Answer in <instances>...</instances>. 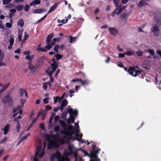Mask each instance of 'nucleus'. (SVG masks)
<instances>
[{
	"label": "nucleus",
	"instance_id": "1",
	"mask_svg": "<svg viewBox=\"0 0 161 161\" xmlns=\"http://www.w3.org/2000/svg\"><path fill=\"white\" fill-rule=\"evenodd\" d=\"M59 123L60 125L64 130V131H60V132L62 133L63 136L62 139L61 140V143H62V142L64 141L66 138L67 139L66 140H68V139L72 138V135L74 133V131L73 130V128L72 125H69L68 128V131H67L66 123L61 120L59 121Z\"/></svg>",
	"mask_w": 161,
	"mask_h": 161
},
{
	"label": "nucleus",
	"instance_id": "2",
	"mask_svg": "<svg viewBox=\"0 0 161 161\" xmlns=\"http://www.w3.org/2000/svg\"><path fill=\"white\" fill-rule=\"evenodd\" d=\"M45 147V144L44 143V146L42 148V146L40 144L38 146L36 149L35 157L34 158V161H38L39 159L42 158L45 154L44 148Z\"/></svg>",
	"mask_w": 161,
	"mask_h": 161
},
{
	"label": "nucleus",
	"instance_id": "3",
	"mask_svg": "<svg viewBox=\"0 0 161 161\" xmlns=\"http://www.w3.org/2000/svg\"><path fill=\"white\" fill-rule=\"evenodd\" d=\"M154 23L156 24L152 26L151 28V30L154 33V36H158L159 34V27L161 25V19H159L158 20H155Z\"/></svg>",
	"mask_w": 161,
	"mask_h": 161
},
{
	"label": "nucleus",
	"instance_id": "4",
	"mask_svg": "<svg viewBox=\"0 0 161 161\" xmlns=\"http://www.w3.org/2000/svg\"><path fill=\"white\" fill-rule=\"evenodd\" d=\"M51 161H69L66 157H61V154L58 152L53 154L51 158Z\"/></svg>",
	"mask_w": 161,
	"mask_h": 161
},
{
	"label": "nucleus",
	"instance_id": "5",
	"mask_svg": "<svg viewBox=\"0 0 161 161\" xmlns=\"http://www.w3.org/2000/svg\"><path fill=\"white\" fill-rule=\"evenodd\" d=\"M69 106L67 108L69 113L70 114V116L67 120L68 124L73 123L75 121L74 116H76L77 114V112L76 110H74L71 108H69Z\"/></svg>",
	"mask_w": 161,
	"mask_h": 161
},
{
	"label": "nucleus",
	"instance_id": "6",
	"mask_svg": "<svg viewBox=\"0 0 161 161\" xmlns=\"http://www.w3.org/2000/svg\"><path fill=\"white\" fill-rule=\"evenodd\" d=\"M53 36V34L51 33L46 38V42L47 45L45 46V48L47 50L51 48L54 45V42H50Z\"/></svg>",
	"mask_w": 161,
	"mask_h": 161
},
{
	"label": "nucleus",
	"instance_id": "7",
	"mask_svg": "<svg viewBox=\"0 0 161 161\" xmlns=\"http://www.w3.org/2000/svg\"><path fill=\"white\" fill-rule=\"evenodd\" d=\"M58 144L56 137L55 136H52L51 137V139L49 142V146L48 148L56 146Z\"/></svg>",
	"mask_w": 161,
	"mask_h": 161
},
{
	"label": "nucleus",
	"instance_id": "8",
	"mask_svg": "<svg viewBox=\"0 0 161 161\" xmlns=\"http://www.w3.org/2000/svg\"><path fill=\"white\" fill-rule=\"evenodd\" d=\"M57 68V65L54 66L53 64H52V69H48L46 70L47 75L50 77V81L51 82H53V78L52 77V73Z\"/></svg>",
	"mask_w": 161,
	"mask_h": 161
},
{
	"label": "nucleus",
	"instance_id": "9",
	"mask_svg": "<svg viewBox=\"0 0 161 161\" xmlns=\"http://www.w3.org/2000/svg\"><path fill=\"white\" fill-rule=\"evenodd\" d=\"M128 72L131 75L134 77L138 76L141 73V71L136 69L135 68L131 67L129 69Z\"/></svg>",
	"mask_w": 161,
	"mask_h": 161
},
{
	"label": "nucleus",
	"instance_id": "10",
	"mask_svg": "<svg viewBox=\"0 0 161 161\" xmlns=\"http://www.w3.org/2000/svg\"><path fill=\"white\" fill-rule=\"evenodd\" d=\"M74 132L72 135V138L71 139H68V140H67V139L66 138V139H65L64 141H63L62 142V143H64V142H68L69 139H73V140L76 139L78 141H80L81 140V137L82 136V135L81 134V133L78 132V131H77L76 134H75V135L76 136L75 138H73L72 135L74 134Z\"/></svg>",
	"mask_w": 161,
	"mask_h": 161
},
{
	"label": "nucleus",
	"instance_id": "11",
	"mask_svg": "<svg viewBox=\"0 0 161 161\" xmlns=\"http://www.w3.org/2000/svg\"><path fill=\"white\" fill-rule=\"evenodd\" d=\"M99 152V150H96L94 153L92 154V158L90 161H101L98 158L97 154Z\"/></svg>",
	"mask_w": 161,
	"mask_h": 161
},
{
	"label": "nucleus",
	"instance_id": "12",
	"mask_svg": "<svg viewBox=\"0 0 161 161\" xmlns=\"http://www.w3.org/2000/svg\"><path fill=\"white\" fill-rule=\"evenodd\" d=\"M28 68L31 70V72L34 73L37 71V69L36 67H35L31 63V62L28 63Z\"/></svg>",
	"mask_w": 161,
	"mask_h": 161
},
{
	"label": "nucleus",
	"instance_id": "13",
	"mask_svg": "<svg viewBox=\"0 0 161 161\" xmlns=\"http://www.w3.org/2000/svg\"><path fill=\"white\" fill-rule=\"evenodd\" d=\"M108 29L110 33L113 36H116L118 34V31L114 28L109 27Z\"/></svg>",
	"mask_w": 161,
	"mask_h": 161
},
{
	"label": "nucleus",
	"instance_id": "14",
	"mask_svg": "<svg viewBox=\"0 0 161 161\" xmlns=\"http://www.w3.org/2000/svg\"><path fill=\"white\" fill-rule=\"evenodd\" d=\"M68 104V102L66 100H64L62 102L60 107V109L61 112H62L64 108L67 106Z\"/></svg>",
	"mask_w": 161,
	"mask_h": 161
},
{
	"label": "nucleus",
	"instance_id": "15",
	"mask_svg": "<svg viewBox=\"0 0 161 161\" xmlns=\"http://www.w3.org/2000/svg\"><path fill=\"white\" fill-rule=\"evenodd\" d=\"M10 128V125L9 124H7L2 129V130L4 131V134L6 135L8 132Z\"/></svg>",
	"mask_w": 161,
	"mask_h": 161
},
{
	"label": "nucleus",
	"instance_id": "16",
	"mask_svg": "<svg viewBox=\"0 0 161 161\" xmlns=\"http://www.w3.org/2000/svg\"><path fill=\"white\" fill-rule=\"evenodd\" d=\"M118 8H116L115 9L112 13V14H111V15L113 17H114L115 14H120V13H121L122 12V9H120V8H119V9H118V12H117V11L118 10Z\"/></svg>",
	"mask_w": 161,
	"mask_h": 161
},
{
	"label": "nucleus",
	"instance_id": "17",
	"mask_svg": "<svg viewBox=\"0 0 161 161\" xmlns=\"http://www.w3.org/2000/svg\"><path fill=\"white\" fill-rule=\"evenodd\" d=\"M10 85L9 83L5 84L4 85H3L2 86V87L0 90V93H1L3 92Z\"/></svg>",
	"mask_w": 161,
	"mask_h": 161
},
{
	"label": "nucleus",
	"instance_id": "18",
	"mask_svg": "<svg viewBox=\"0 0 161 161\" xmlns=\"http://www.w3.org/2000/svg\"><path fill=\"white\" fill-rule=\"evenodd\" d=\"M22 106H19L17 108H16L13 110V112L17 113H19L20 114H22Z\"/></svg>",
	"mask_w": 161,
	"mask_h": 161
},
{
	"label": "nucleus",
	"instance_id": "19",
	"mask_svg": "<svg viewBox=\"0 0 161 161\" xmlns=\"http://www.w3.org/2000/svg\"><path fill=\"white\" fill-rule=\"evenodd\" d=\"M23 31L24 30L23 29L18 30V39L19 41H20L21 40L22 36Z\"/></svg>",
	"mask_w": 161,
	"mask_h": 161
},
{
	"label": "nucleus",
	"instance_id": "20",
	"mask_svg": "<svg viewBox=\"0 0 161 161\" xmlns=\"http://www.w3.org/2000/svg\"><path fill=\"white\" fill-rule=\"evenodd\" d=\"M41 3V1L40 0H35L33 1L30 4V5L31 6L36 5L37 4H39Z\"/></svg>",
	"mask_w": 161,
	"mask_h": 161
},
{
	"label": "nucleus",
	"instance_id": "21",
	"mask_svg": "<svg viewBox=\"0 0 161 161\" xmlns=\"http://www.w3.org/2000/svg\"><path fill=\"white\" fill-rule=\"evenodd\" d=\"M19 92L21 96H22L25 94V97H27V92L25 90L23 89H20Z\"/></svg>",
	"mask_w": 161,
	"mask_h": 161
},
{
	"label": "nucleus",
	"instance_id": "22",
	"mask_svg": "<svg viewBox=\"0 0 161 161\" xmlns=\"http://www.w3.org/2000/svg\"><path fill=\"white\" fill-rule=\"evenodd\" d=\"M24 22L22 19H19L17 22V25L22 27L24 25Z\"/></svg>",
	"mask_w": 161,
	"mask_h": 161
},
{
	"label": "nucleus",
	"instance_id": "23",
	"mask_svg": "<svg viewBox=\"0 0 161 161\" xmlns=\"http://www.w3.org/2000/svg\"><path fill=\"white\" fill-rule=\"evenodd\" d=\"M147 5V3L144 1H140L137 5L138 7H141L144 5Z\"/></svg>",
	"mask_w": 161,
	"mask_h": 161
},
{
	"label": "nucleus",
	"instance_id": "24",
	"mask_svg": "<svg viewBox=\"0 0 161 161\" xmlns=\"http://www.w3.org/2000/svg\"><path fill=\"white\" fill-rule=\"evenodd\" d=\"M14 39L13 38H11L9 39V42L10 43V45L8 47V48L9 49H10L12 48V46L14 44Z\"/></svg>",
	"mask_w": 161,
	"mask_h": 161
},
{
	"label": "nucleus",
	"instance_id": "25",
	"mask_svg": "<svg viewBox=\"0 0 161 161\" xmlns=\"http://www.w3.org/2000/svg\"><path fill=\"white\" fill-rule=\"evenodd\" d=\"M58 5L57 4H54L50 9L49 11H48V13L49 14L53 11L57 7Z\"/></svg>",
	"mask_w": 161,
	"mask_h": 161
},
{
	"label": "nucleus",
	"instance_id": "26",
	"mask_svg": "<svg viewBox=\"0 0 161 161\" xmlns=\"http://www.w3.org/2000/svg\"><path fill=\"white\" fill-rule=\"evenodd\" d=\"M46 11V10L44 9H38L34 10L33 11V12L35 13L38 14V13H41L43 12Z\"/></svg>",
	"mask_w": 161,
	"mask_h": 161
},
{
	"label": "nucleus",
	"instance_id": "27",
	"mask_svg": "<svg viewBox=\"0 0 161 161\" xmlns=\"http://www.w3.org/2000/svg\"><path fill=\"white\" fill-rule=\"evenodd\" d=\"M12 100V97L9 96H7L4 99V102H9Z\"/></svg>",
	"mask_w": 161,
	"mask_h": 161
},
{
	"label": "nucleus",
	"instance_id": "28",
	"mask_svg": "<svg viewBox=\"0 0 161 161\" xmlns=\"http://www.w3.org/2000/svg\"><path fill=\"white\" fill-rule=\"evenodd\" d=\"M41 45L40 44L38 45L37 47V50H39L41 52H46L47 51L46 49L41 48Z\"/></svg>",
	"mask_w": 161,
	"mask_h": 161
},
{
	"label": "nucleus",
	"instance_id": "29",
	"mask_svg": "<svg viewBox=\"0 0 161 161\" xmlns=\"http://www.w3.org/2000/svg\"><path fill=\"white\" fill-rule=\"evenodd\" d=\"M39 116L41 115L42 116V119H43L46 116V114L44 110H41L39 114Z\"/></svg>",
	"mask_w": 161,
	"mask_h": 161
},
{
	"label": "nucleus",
	"instance_id": "30",
	"mask_svg": "<svg viewBox=\"0 0 161 161\" xmlns=\"http://www.w3.org/2000/svg\"><path fill=\"white\" fill-rule=\"evenodd\" d=\"M147 52L150 53L152 56H153L154 54V50L153 49H150L147 50Z\"/></svg>",
	"mask_w": 161,
	"mask_h": 161
},
{
	"label": "nucleus",
	"instance_id": "31",
	"mask_svg": "<svg viewBox=\"0 0 161 161\" xmlns=\"http://www.w3.org/2000/svg\"><path fill=\"white\" fill-rule=\"evenodd\" d=\"M54 103H56L57 102H60L61 99L59 97H54Z\"/></svg>",
	"mask_w": 161,
	"mask_h": 161
},
{
	"label": "nucleus",
	"instance_id": "32",
	"mask_svg": "<svg viewBox=\"0 0 161 161\" xmlns=\"http://www.w3.org/2000/svg\"><path fill=\"white\" fill-rule=\"evenodd\" d=\"M68 20V19H66V20L62 19L60 20L59 19H58V23H62V24H65L66 23Z\"/></svg>",
	"mask_w": 161,
	"mask_h": 161
},
{
	"label": "nucleus",
	"instance_id": "33",
	"mask_svg": "<svg viewBox=\"0 0 161 161\" xmlns=\"http://www.w3.org/2000/svg\"><path fill=\"white\" fill-rule=\"evenodd\" d=\"M34 58V55H28L25 57V59L31 61Z\"/></svg>",
	"mask_w": 161,
	"mask_h": 161
},
{
	"label": "nucleus",
	"instance_id": "34",
	"mask_svg": "<svg viewBox=\"0 0 161 161\" xmlns=\"http://www.w3.org/2000/svg\"><path fill=\"white\" fill-rule=\"evenodd\" d=\"M80 82H81V85L83 86H84L86 85H87L89 83L88 81L87 80H81Z\"/></svg>",
	"mask_w": 161,
	"mask_h": 161
},
{
	"label": "nucleus",
	"instance_id": "35",
	"mask_svg": "<svg viewBox=\"0 0 161 161\" xmlns=\"http://www.w3.org/2000/svg\"><path fill=\"white\" fill-rule=\"evenodd\" d=\"M124 53L127 55L128 56H130L133 55L134 54V53L133 52L131 51H127L126 52H124Z\"/></svg>",
	"mask_w": 161,
	"mask_h": 161
},
{
	"label": "nucleus",
	"instance_id": "36",
	"mask_svg": "<svg viewBox=\"0 0 161 161\" xmlns=\"http://www.w3.org/2000/svg\"><path fill=\"white\" fill-rule=\"evenodd\" d=\"M23 6L20 5H17V6H16L15 8L17 10H21L23 9Z\"/></svg>",
	"mask_w": 161,
	"mask_h": 161
},
{
	"label": "nucleus",
	"instance_id": "37",
	"mask_svg": "<svg viewBox=\"0 0 161 161\" xmlns=\"http://www.w3.org/2000/svg\"><path fill=\"white\" fill-rule=\"evenodd\" d=\"M79 126L78 123H75V128H74L75 131H78V129L79 128Z\"/></svg>",
	"mask_w": 161,
	"mask_h": 161
},
{
	"label": "nucleus",
	"instance_id": "38",
	"mask_svg": "<svg viewBox=\"0 0 161 161\" xmlns=\"http://www.w3.org/2000/svg\"><path fill=\"white\" fill-rule=\"evenodd\" d=\"M12 0H3V4H7L10 3Z\"/></svg>",
	"mask_w": 161,
	"mask_h": 161
},
{
	"label": "nucleus",
	"instance_id": "39",
	"mask_svg": "<svg viewBox=\"0 0 161 161\" xmlns=\"http://www.w3.org/2000/svg\"><path fill=\"white\" fill-rule=\"evenodd\" d=\"M70 39V43H72L75 42L76 38L75 37L72 38L71 36H69Z\"/></svg>",
	"mask_w": 161,
	"mask_h": 161
},
{
	"label": "nucleus",
	"instance_id": "40",
	"mask_svg": "<svg viewBox=\"0 0 161 161\" xmlns=\"http://www.w3.org/2000/svg\"><path fill=\"white\" fill-rule=\"evenodd\" d=\"M59 48V46L56 45L54 47V50L57 53L58 52V49Z\"/></svg>",
	"mask_w": 161,
	"mask_h": 161
},
{
	"label": "nucleus",
	"instance_id": "41",
	"mask_svg": "<svg viewBox=\"0 0 161 161\" xmlns=\"http://www.w3.org/2000/svg\"><path fill=\"white\" fill-rule=\"evenodd\" d=\"M73 148L74 146L70 144H69L68 149L69 150L70 152H71V151L73 150Z\"/></svg>",
	"mask_w": 161,
	"mask_h": 161
},
{
	"label": "nucleus",
	"instance_id": "42",
	"mask_svg": "<svg viewBox=\"0 0 161 161\" xmlns=\"http://www.w3.org/2000/svg\"><path fill=\"white\" fill-rule=\"evenodd\" d=\"M136 54L138 56H141L143 55V53L140 50H138L136 52Z\"/></svg>",
	"mask_w": 161,
	"mask_h": 161
},
{
	"label": "nucleus",
	"instance_id": "43",
	"mask_svg": "<svg viewBox=\"0 0 161 161\" xmlns=\"http://www.w3.org/2000/svg\"><path fill=\"white\" fill-rule=\"evenodd\" d=\"M25 99H21L20 100V102L21 103V105H20L19 106H22V108H23V107L24 104L25 102Z\"/></svg>",
	"mask_w": 161,
	"mask_h": 161
},
{
	"label": "nucleus",
	"instance_id": "44",
	"mask_svg": "<svg viewBox=\"0 0 161 161\" xmlns=\"http://www.w3.org/2000/svg\"><path fill=\"white\" fill-rule=\"evenodd\" d=\"M17 125L16 126V129L17 130V131L18 132L19 131L20 128V124L19 122H17Z\"/></svg>",
	"mask_w": 161,
	"mask_h": 161
},
{
	"label": "nucleus",
	"instance_id": "45",
	"mask_svg": "<svg viewBox=\"0 0 161 161\" xmlns=\"http://www.w3.org/2000/svg\"><path fill=\"white\" fill-rule=\"evenodd\" d=\"M30 134H28V135L24 136L21 139L20 142H22L24 140L26 139L28 137V136H30Z\"/></svg>",
	"mask_w": 161,
	"mask_h": 161
},
{
	"label": "nucleus",
	"instance_id": "46",
	"mask_svg": "<svg viewBox=\"0 0 161 161\" xmlns=\"http://www.w3.org/2000/svg\"><path fill=\"white\" fill-rule=\"evenodd\" d=\"M55 57L57 60H59L62 58V56L59 54H57L55 55Z\"/></svg>",
	"mask_w": 161,
	"mask_h": 161
},
{
	"label": "nucleus",
	"instance_id": "47",
	"mask_svg": "<svg viewBox=\"0 0 161 161\" xmlns=\"http://www.w3.org/2000/svg\"><path fill=\"white\" fill-rule=\"evenodd\" d=\"M119 0H113L114 4L117 7V8H118V4L119 3Z\"/></svg>",
	"mask_w": 161,
	"mask_h": 161
},
{
	"label": "nucleus",
	"instance_id": "48",
	"mask_svg": "<svg viewBox=\"0 0 161 161\" xmlns=\"http://www.w3.org/2000/svg\"><path fill=\"white\" fill-rule=\"evenodd\" d=\"M60 129V127L58 125L56 126L54 128V130L56 132L58 131Z\"/></svg>",
	"mask_w": 161,
	"mask_h": 161
},
{
	"label": "nucleus",
	"instance_id": "49",
	"mask_svg": "<svg viewBox=\"0 0 161 161\" xmlns=\"http://www.w3.org/2000/svg\"><path fill=\"white\" fill-rule=\"evenodd\" d=\"M52 60H53V63H52L51 64V68H50V69H52V64H53V65H54V66L57 65V67H58V64H57V63L55 62V59H54V58Z\"/></svg>",
	"mask_w": 161,
	"mask_h": 161
},
{
	"label": "nucleus",
	"instance_id": "50",
	"mask_svg": "<svg viewBox=\"0 0 161 161\" xmlns=\"http://www.w3.org/2000/svg\"><path fill=\"white\" fill-rule=\"evenodd\" d=\"M53 116H51V117L49 119V126L52 125V121L53 120Z\"/></svg>",
	"mask_w": 161,
	"mask_h": 161
},
{
	"label": "nucleus",
	"instance_id": "51",
	"mask_svg": "<svg viewBox=\"0 0 161 161\" xmlns=\"http://www.w3.org/2000/svg\"><path fill=\"white\" fill-rule=\"evenodd\" d=\"M47 14H46V15L45 16H44L43 17H42V18H41L40 19L38 20L37 21V23H39V22H40L42 21L44 19H45V18L47 17Z\"/></svg>",
	"mask_w": 161,
	"mask_h": 161
},
{
	"label": "nucleus",
	"instance_id": "52",
	"mask_svg": "<svg viewBox=\"0 0 161 161\" xmlns=\"http://www.w3.org/2000/svg\"><path fill=\"white\" fill-rule=\"evenodd\" d=\"M29 6L28 5H26L24 7V10L25 11H28L29 9Z\"/></svg>",
	"mask_w": 161,
	"mask_h": 161
},
{
	"label": "nucleus",
	"instance_id": "53",
	"mask_svg": "<svg viewBox=\"0 0 161 161\" xmlns=\"http://www.w3.org/2000/svg\"><path fill=\"white\" fill-rule=\"evenodd\" d=\"M6 26L9 28H11L12 27V24L10 23H7L6 24Z\"/></svg>",
	"mask_w": 161,
	"mask_h": 161
},
{
	"label": "nucleus",
	"instance_id": "54",
	"mask_svg": "<svg viewBox=\"0 0 161 161\" xmlns=\"http://www.w3.org/2000/svg\"><path fill=\"white\" fill-rule=\"evenodd\" d=\"M7 140V138L6 137H4L3 139L0 141V144L3 143L5 142Z\"/></svg>",
	"mask_w": 161,
	"mask_h": 161
},
{
	"label": "nucleus",
	"instance_id": "55",
	"mask_svg": "<svg viewBox=\"0 0 161 161\" xmlns=\"http://www.w3.org/2000/svg\"><path fill=\"white\" fill-rule=\"evenodd\" d=\"M51 107L49 105H47L45 108V111H48L49 110L51 109Z\"/></svg>",
	"mask_w": 161,
	"mask_h": 161
},
{
	"label": "nucleus",
	"instance_id": "56",
	"mask_svg": "<svg viewBox=\"0 0 161 161\" xmlns=\"http://www.w3.org/2000/svg\"><path fill=\"white\" fill-rule=\"evenodd\" d=\"M45 57L44 56H42L39 58V61L42 62L45 59Z\"/></svg>",
	"mask_w": 161,
	"mask_h": 161
},
{
	"label": "nucleus",
	"instance_id": "57",
	"mask_svg": "<svg viewBox=\"0 0 161 161\" xmlns=\"http://www.w3.org/2000/svg\"><path fill=\"white\" fill-rule=\"evenodd\" d=\"M24 33L25 35L24 36V39H23V41H25L28 37V36L27 34H26V31Z\"/></svg>",
	"mask_w": 161,
	"mask_h": 161
},
{
	"label": "nucleus",
	"instance_id": "58",
	"mask_svg": "<svg viewBox=\"0 0 161 161\" xmlns=\"http://www.w3.org/2000/svg\"><path fill=\"white\" fill-rule=\"evenodd\" d=\"M59 119V118L58 116H56L55 117L54 119L55 122L58 121V120Z\"/></svg>",
	"mask_w": 161,
	"mask_h": 161
},
{
	"label": "nucleus",
	"instance_id": "59",
	"mask_svg": "<svg viewBox=\"0 0 161 161\" xmlns=\"http://www.w3.org/2000/svg\"><path fill=\"white\" fill-rule=\"evenodd\" d=\"M48 98H45L43 99V102L45 104H47L48 103Z\"/></svg>",
	"mask_w": 161,
	"mask_h": 161
},
{
	"label": "nucleus",
	"instance_id": "60",
	"mask_svg": "<svg viewBox=\"0 0 161 161\" xmlns=\"http://www.w3.org/2000/svg\"><path fill=\"white\" fill-rule=\"evenodd\" d=\"M124 53H119V57L120 58H124L125 56Z\"/></svg>",
	"mask_w": 161,
	"mask_h": 161
},
{
	"label": "nucleus",
	"instance_id": "61",
	"mask_svg": "<svg viewBox=\"0 0 161 161\" xmlns=\"http://www.w3.org/2000/svg\"><path fill=\"white\" fill-rule=\"evenodd\" d=\"M33 125V123H31L26 129V131H29Z\"/></svg>",
	"mask_w": 161,
	"mask_h": 161
},
{
	"label": "nucleus",
	"instance_id": "62",
	"mask_svg": "<svg viewBox=\"0 0 161 161\" xmlns=\"http://www.w3.org/2000/svg\"><path fill=\"white\" fill-rule=\"evenodd\" d=\"M117 48L119 52H123V49L120 47L119 45L118 46Z\"/></svg>",
	"mask_w": 161,
	"mask_h": 161
},
{
	"label": "nucleus",
	"instance_id": "63",
	"mask_svg": "<svg viewBox=\"0 0 161 161\" xmlns=\"http://www.w3.org/2000/svg\"><path fill=\"white\" fill-rule=\"evenodd\" d=\"M30 53V51H25L23 53L25 55H28Z\"/></svg>",
	"mask_w": 161,
	"mask_h": 161
},
{
	"label": "nucleus",
	"instance_id": "64",
	"mask_svg": "<svg viewBox=\"0 0 161 161\" xmlns=\"http://www.w3.org/2000/svg\"><path fill=\"white\" fill-rule=\"evenodd\" d=\"M157 53L161 57V51L160 50H157L156 51Z\"/></svg>",
	"mask_w": 161,
	"mask_h": 161
}]
</instances>
